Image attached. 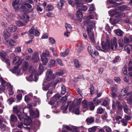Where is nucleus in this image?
Returning a JSON list of instances; mask_svg holds the SVG:
<instances>
[{"mask_svg": "<svg viewBox=\"0 0 132 132\" xmlns=\"http://www.w3.org/2000/svg\"><path fill=\"white\" fill-rule=\"evenodd\" d=\"M63 126L65 129H66L68 130H69L70 131H71L72 130V128H71L69 126H68L64 125H63Z\"/></svg>", "mask_w": 132, "mask_h": 132, "instance_id": "61", "label": "nucleus"}, {"mask_svg": "<svg viewBox=\"0 0 132 132\" xmlns=\"http://www.w3.org/2000/svg\"><path fill=\"white\" fill-rule=\"evenodd\" d=\"M73 112L75 114L78 115L79 114L80 112L79 107H76L75 109H73Z\"/></svg>", "mask_w": 132, "mask_h": 132, "instance_id": "37", "label": "nucleus"}, {"mask_svg": "<svg viewBox=\"0 0 132 132\" xmlns=\"http://www.w3.org/2000/svg\"><path fill=\"white\" fill-rule=\"evenodd\" d=\"M16 23L17 25L18 26H22L25 25L24 24L20 21H16Z\"/></svg>", "mask_w": 132, "mask_h": 132, "instance_id": "53", "label": "nucleus"}, {"mask_svg": "<svg viewBox=\"0 0 132 132\" xmlns=\"http://www.w3.org/2000/svg\"><path fill=\"white\" fill-rule=\"evenodd\" d=\"M85 18L88 20L92 19L94 18V15L93 14H88L85 16Z\"/></svg>", "mask_w": 132, "mask_h": 132, "instance_id": "42", "label": "nucleus"}, {"mask_svg": "<svg viewBox=\"0 0 132 132\" xmlns=\"http://www.w3.org/2000/svg\"><path fill=\"white\" fill-rule=\"evenodd\" d=\"M17 115L19 119L21 121L23 118V116L21 112L18 113Z\"/></svg>", "mask_w": 132, "mask_h": 132, "instance_id": "55", "label": "nucleus"}, {"mask_svg": "<svg viewBox=\"0 0 132 132\" xmlns=\"http://www.w3.org/2000/svg\"><path fill=\"white\" fill-rule=\"evenodd\" d=\"M127 65H125L123 68L122 69V71L123 73L125 75H126L127 74Z\"/></svg>", "mask_w": 132, "mask_h": 132, "instance_id": "60", "label": "nucleus"}, {"mask_svg": "<svg viewBox=\"0 0 132 132\" xmlns=\"http://www.w3.org/2000/svg\"><path fill=\"white\" fill-rule=\"evenodd\" d=\"M101 45L102 48L100 46H96V47L98 50H101L106 52L109 50H110L111 48L112 50L116 48L117 46V39L114 37L111 40L110 44L109 43L108 41H107L106 43L104 41H102Z\"/></svg>", "mask_w": 132, "mask_h": 132, "instance_id": "1", "label": "nucleus"}, {"mask_svg": "<svg viewBox=\"0 0 132 132\" xmlns=\"http://www.w3.org/2000/svg\"><path fill=\"white\" fill-rule=\"evenodd\" d=\"M0 81L2 85L1 88H0V93H1L2 90L3 92L6 93L9 90V88H11V86L9 84H8L1 77L0 78Z\"/></svg>", "mask_w": 132, "mask_h": 132, "instance_id": "5", "label": "nucleus"}, {"mask_svg": "<svg viewBox=\"0 0 132 132\" xmlns=\"http://www.w3.org/2000/svg\"><path fill=\"white\" fill-rule=\"evenodd\" d=\"M84 46V45L82 44L77 45V51L78 53H81L83 50Z\"/></svg>", "mask_w": 132, "mask_h": 132, "instance_id": "32", "label": "nucleus"}, {"mask_svg": "<svg viewBox=\"0 0 132 132\" xmlns=\"http://www.w3.org/2000/svg\"><path fill=\"white\" fill-rule=\"evenodd\" d=\"M45 81V80H44L43 82V86L42 87V89L43 90L45 91H46L49 89V88L51 87L52 86L53 87V82H51L50 83L48 84L45 85V84L46 82H45L44 83Z\"/></svg>", "mask_w": 132, "mask_h": 132, "instance_id": "18", "label": "nucleus"}, {"mask_svg": "<svg viewBox=\"0 0 132 132\" xmlns=\"http://www.w3.org/2000/svg\"><path fill=\"white\" fill-rule=\"evenodd\" d=\"M123 0H108L107 1L111 4H113V5H112V7H116L119 5H121L124 3L123 2H121L120 3H118L117 2V1L119 2Z\"/></svg>", "mask_w": 132, "mask_h": 132, "instance_id": "11", "label": "nucleus"}, {"mask_svg": "<svg viewBox=\"0 0 132 132\" xmlns=\"http://www.w3.org/2000/svg\"><path fill=\"white\" fill-rule=\"evenodd\" d=\"M129 67L128 68V70L129 71H132V61H130L129 64Z\"/></svg>", "mask_w": 132, "mask_h": 132, "instance_id": "64", "label": "nucleus"}, {"mask_svg": "<svg viewBox=\"0 0 132 132\" xmlns=\"http://www.w3.org/2000/svg\"><path fill=\"white\" fill-rule=\"evenodd\" d=\"M116 34L118 36H122L123 35V32L120 30L118 29L116 31Z\"/></svg>", "mask_w": 132, "mask_h": 132, "instance_id": "43", "label": "nucleus"}, {"mask_svg": "<svg viewBox=\"0 0 132 132\" xmlns=\"http://www.w3.org/2000/svg\"><path fill=\"white\" fill-rule=\"evenodd\" d=\"M47 9L48 11H51L53 9V7L51 5H48L47 6Z\"/></svg>", "mask_w": 132, "mask_h": 132, "instance_id": "54", "label": "nucleus"}, {"mask_svg": "<svg viewBox=\"0 0 132 132\" xmlns=\"http://www.w3.org/2000/svg\"><path fill=\"white\" fill-rule=\"evenodd\" d=\"M36 73V70H33L31 74L29 76L26 77L27 80L30 81H33L34 80V79L33 78V76L34 75V78H35L34 81H36L38 77H37Z\"/></svg>", "mask_w": 132, "mask_h": 132, "instance_id": "8", "label": "nucleus"}, {"mask_svg": "<svg viewBox=\"0 0 132 132\" xmlns=\"http://www.w3.org/2000/svg\"><path fill=\"white\" fill-rule=\"evenodd\" d=\"M104 111V109L101 107H99L97 110V113L100 114L102 113Z\"/></svg>", "mask_w": 132, "mask_h": 132, "instance_id": "45", "label": "nucleus"}, {"mask_svg": "<svg viewBox=\"0 0 132 132\" xmlns=\"http://www.w3.org/2000/svg\"><path fill=\"white\" fill-rule=\"evenodd\" d=\"M70 102H69L64 107L63 106H62L61 107V109L63 110V113H66L67 112V110L68 108V104L70 103Z\"/></svg>", "mask_w": 132, "mask_h": 132, "instance_id": "41", "label": "nucleus"}, {"mask_svg": "<svg viewBox=\"0 0 132 132\" xmlns=\"http://www.w3.org/2000/svg\"><path fill=\"white\" fill-rule=\"evenodd\" d=\"M129 88V86H127L126 88H123L121 90V95L119 96L118 97V98L120 100H122V99L121 98H122V96H124L125 95L126 93L128 92Z\"/></svg>", "mask_w": 132, "mask_h": 132, "instance_id": "14", "label": "nucleus"}, {"mask_svg": "<svg viewBox=\"0 0 132 132\" xmlns=\"http://www.w3.org/2000/svg\"><path fill=\"white\" fill-rule=\"evenodd\" d=\"M76 15H77L76 20L79 22H81L82 21L83 17L82 13L81 10H78L77 11Z\"/></svg>", "mask_w": 132, "mask_h": 132, "instance_id": "12", "label": "nucleus"}, {"mask_svg": "<svg viewBox=\"0 0 132 132\" xmlns=\"http://www.w3.org/2000/svg\"><path fill=\"white\" fill-rule=\"evenodd\" d=\"M0 56L2 58V60L7 64V67L9 68L10 65V62L9 59L6 57V54L4 51L0 52Z\"/></svg>", "mask_w": 132, "mask_h": 132, "instance_id": "7", "label": "nucleus"}, {"mask_svg": "<svg viewBox=\"0 0 132 132\" xmlns=\"http://www.w3.org/2000/svg\"><path fill=\"white\" fill-rule=\"evenodd\" d=\"M117 105L118 108V111H120L122 110L121 105L119 101H115L114 100H113L112 104V107L113 109H115Z\"/></svg>", "mask_w": 132, "mask_h": 132, "instance_id": "9", "label": "nucleus"}, {"mask_svg": "<svg viewBox=\"0 0 132 132\" xmlns=\"http://www.w3.org/2000/svg\"><path fill=\"white\" fill-rule=\"evenodd\" d=\"M17 127L19 128H23L24 129L28 131L29 130V127H24L23 126V124L22 123L19 122Z\"/></svg>", "mask_w": 132, "mask_h": 132, "instance_id": "29", "label": "nucleus"}, {"mask_svg": "<svg viewBox=\"0 0 132 132\" xmlns=\"http://www.w3.org/2000/svg\"><path fill=\"white\" fill-rule=\"evenodd\" d=\"M95 23L94 21L92 20L86 21L84 24L87 27V31L88 34L89 36L92 43L95 44V41L94 38V33L92 31L93 28L95 26Z\"/></svg>", "mask_w": 132, "mask_h": 132, "instance_id": "3", "label": "nucleus"}, {"mask_svg": "<svg viewBox=\"0 0 132 132\" xmlns=\"http://www.w3.org/2000/svg\"><path fill=\"white\" fill-rule=\"evenodd\" d=\"M89 103L87 101L85 100H84L82 102V105L84 108H87L88 107Z\"/></svg>", "mask_w": 132, "mask_h": 132, "instance_id": "35", "label": "nucleus"}, {"mask_svg": "<svg viewBox=\"0 0 132 132\" xmlns=\"http://www.w3.org/2000/svg\"><path fill=\"white\" fill-rule=\"evenodd\" d=\"M94 6L93 4H91L90 6V7L89 10V13H92V12L94 10Z\"/></svg>", "mask_w": 132, "mask_h": 132, "instance_id": "50", "label": "nucleus"}, {"mask_svg": "<svg viewBox=\"0 0 132 132\" xmlns=\"http://www.w3.org/2000/svg\"><path fill=\"white\" fill-rule=\"evenodd\" d=\"M61 97L60 95L58 93L55 94L53 96L50 102V104L51 105L53 104L55 102L59 99Z\"/></svg>", "mask_w": 132, "mask_h": 132, "instance_id": "16", "label": "nucleus"}, {"mask_svg": "<svg viewBox=\"0 0 132 132\" xmlns=\"http://www.w3.org/2000/svg\"><path fill=\"white\" fill-rule=\"evenodd\" d=\"M90 108V109L91 110H93L95 108V106L92 102L89 103L88 106Z\"/></svg>", "mask_w": 132, "mask_h": 132, "instance_id": "44", "label": "nucleus"}, {"mask_svg": "<svg viewBox=\"0 0 132 132\" xmlns=\"http://www.w3.org/2000/svg\"><path fill=\"white\" fill-rule=\"evenodd\" d=\"M21 18L25 22L27 23L29 19V17L28 15L27 14H24L21 17Z\"/></svg>", "mask_w": 132, "mask_h": 132, "instance_id": "36", "label": "nucleus"}, {"mask_svg": "<svg viewBox=\"0 0 132 132\" xmlns=\"http://www.w3.org/2000/svg\"><path fill=\"white\" fill-rule=\"evenodd\" d=\"M32 122L31 118L29 117H25L24 120V124L25 125H30Z\"/></svg>", "mask_w": 132, "mask_h": 132, "instance_id": "20", "label": "nucleus"}, {"mask_svg": "<svg viewBox=\"0 0 132 132\" xmlns=\"http://www.w3.org/2000/svg\"><path fill=\"white\" fill-rule=\"evenodd\" d=\"M64 3L63 0H60V2L57 3V7L59 9H61Z\"/></svg>", "mask_w": 132, "mask_h": 132, "instance_id": "38", "label": "nucleus"}, {"mask_svg": "<svg viewBox=\"0 0 132 132\" xmlns=\"http://www.w3.org/2000/svg\"><path fill=\"white\" fill-rule=\"evenodd\" d=\"M103 128L104 129L106 132H111L112 129L109 127L106 126H104Z\"/></svg>", "mask_w": 132, "mask_h": 132, "instance_id": "47", "label": "nucleus"}, {"mask_svg": "<svg viewBox=\"0 0 132 132\" xmlns=\"http://www.w3.org/2000/svg\"><path fill=\"white\" fill-rule=\"evenodd\" d=\"M96 129V127H93L89 129L88 131L89 132H95Z\"/></svg>", "mask_w": 132, "mask_h": 132, "instance_id": "62", "label": "nucleus"}, {"mask_svg": "<svg viewBox=\"0 0 132 132\" xmlns=\"http://www.w3.org/2000/svg\"><path fill=\"white\" fill-rule=\"evenodd\" d=\"M94 118L93 117H90L86 119V121L88 124H90L94 121Z\"/></svg>", "mask_w": 132, "mask_h": 132, "instance_id": "34", "label": "nucleus"}, {"mask_svg": "<svg viewBox=\"0 0 132 132\" xmlns=\"http://www.w3.org/2000/svg\"><path fill=\"white\" fill-rule=\"evenodd\" d=\"M118 43L119 47H122L123 46L124 43L123 40L122 39H120L119 40Z\"/></svg>", "mask_w": 132, "mask_h": 132, "instance_id": "48", "label": "nucleus"}, {"mask_svg": "<svg viewBox=\"0 0 132 132\" xmlns=\"http://www.w3.org/2000/svg\"><path fill=\"white\" fill-rule=\"evenodd\" d=\"M17 30L16 27L14 25H10L7 28V30L5 29L4 31V36L5 38H8L10 35V32H15Z\"/></svg>", "mask_w": 132, "mask_h": 132, "instance_id": "6", "label": "nucleus"}, {"mask_svg": "<svg viewBox=\"0 0 132 132\" xmlns=\"http://www.w3.org/2000/svg\"><path fill=\"white\" fill-rule=\"evenodd\" d=\"M14 102V100L13 98H9L7 101L8 103L10 104H11Z\"/></svg>", "mask_w": 132, "mask_h": 132, "instance_id": "59", "label": "nucleus"}, {"mask_svg": "<svg viewBox=\"0 0 132 132\" xmlns=\"http://www.w3.org/2000/svg\"><path fill=\"white\" fill-rule=\"evenodd\" d=\"M130 8L125 5H123L116 8L115 10L110 11L109 13L111 16L115 15V17H122L125 16V14L122 12L125 10H129Z\"/></svg>", "mask_w": 132, "mask_h": 132, "instance_id": "2", "label": "nucleus"}, {"mask_svg": "<svg viewBox=\"0 0 132 132\" xmlns=\"http://www.w3.org/2000/svg\"><path fill=\"white\" fill-rule=\"evenodd\" d=\"M69 50L68 49H66L65 51L60 53V56L63 57H64L67 55L69 54Z\"/></svg>", "mask_w": 132, "mask_h": 132, "instance_id": "31", "label": "nucleus"}, {"mask_svg": "<svg viewBox=\"0 0 132 132\" xmlns=\"http://www.w3.org/2000/svg\"><path fill=\"white\" fill-rule=\"evenodd\" d=\"M20 63V64H18L17 66H15L12 71V72L16 75H19L20 73V69L19 67L21 64V63Z\"/></svg>", "mask_w": 132, "mask_h": 132, "instance_id": "13", "label": "nucleus"}, {"mask_svg": "<svg viewBox=\"0 0 132 132\" xmlns=\"http://www.w3.org/2000/svg\"><path fill=\"white\" fill-rule=\"evenodd\" d=\"M75 65V67L77 68H78L80 66V64L79 63L78 60L77 59L74 60Z\"/></svg>", "mask_w": 132, "mask_h": 132, "instance_id": "52", "label": "nucleus"}, {"mask_svg": "<svg viewBox=\"0 0 132 132\" xmlns=\"http://www.w3.org/2000/svg\"><path fill=\"white\" fill-rule=\"evenodd\" d=\"M63 74V71L61 70H58V72L56 73V75L59 76H61Z\"/></svg>", "mask_w": 132, "mask_h": 132, "instance_id": "58", "label": "nucleus"}, {"mask_svg": "<svg viewBox=\"0 0 132 132\" xmlns=\"http://www.w3.org/2000/svg\"><path fill=\"white\" fill-rule=\"evenodd\" d=\"M40 59L43 65H46L47 64L48 61L47 58L45 57L40 56Z\"/></svg>", "mask_w": 132, "mask_h": 132, "instance_id": "23", "label": "nucleus"}, {"mask_svg": "<svg viewBox=\"0 0 132 132\" xmlns=\"http://www.w3.org/2000/svg\"><path fill=\"white\" fill-rule=\"evenodd\" d=\"M56 64L55 60L53 59H51L48 63V67L49 68H53L55 66Z\"/></svg>", "mask_w": 132, "mask_h": 132, "instance_id": "22", "label": "nucleus"}, {"mask_svg": "<svg viewBox=\"0 0 132 132\" xmlns=\"http://www.w3.org/2000/svg\"><path fill=\"white\" fill-rule=\"evenodd\" d=\"M17 118L16 116L13 114H11L10 118V121L16 122L17 121Z\"/></svg>", "mask_w": 132, "mask_h": 132, "instance_id": "39", "label": "nucleus"}, {"mask_svg": "<svg viewBox=\"0 0 132 132\" xmlns=\"http://www.w3.org/2000/svg\"><path fill=\"white\" fill-rule=\"evenodd\" d=\"M29 113L31 116L34 118L37 117L39 116V111L37 109L35 110V112L32 110H30Z\"/></svg>", "mask_w": 132, "mask_h": 132, "instance_id": "17", "label": "nucleus"}, {"mask_svg": "<svg viewBox=\"0 0 132 132\" xmlns=\"http://www.w3.org/2000/svg\"><path fill=\"white\" fill-rule=\"evenodd\" d=\"M75 4L77 7H81V9L84 11H86L87 9V7L83 5L81 2L79 3L77 1L76 2Z\"/></svg>", "mask_w": 132, "mask_h": 132, "instance_id": "19", "label": "nucleus"}, {"mask_svg": "<svg viewBox=\"0 0 132 132\" xmlns=\"http://www.w3.org/2000/svg\"><path fill=\"white\" fill-rule=\"evenodd\" d=\"M62 80L61 78H58L55 80V81L54 82H53V87H55L56 85L59 82H61Z\"/></svg>", "mask_w": 132, "mask_h": 132, "instance_id": "40", "label": "nucleus"}, {"mask_svg": "<svg viewBox=\"0 0 132 132\" xmlns=\"http://www.w3.org/2000/svg\"><path fill=\"white\" fill-rule=\"evenodd\" d=\"M15 43V42L14 40H8L6 41V44L9 47H12L14 45L13 44Z\"/></svg>", "mask_w": 132, "mask_h": 132, "instance_id": "28", "label": "nucleus"}, {"mask_svg": "<svg viewBox=\"0 0 132 132\" xmlns=\"http://www.w3.org/2000/svg\"><path fill=\"white\" fill-rule=\"evenodd\" d=\"M50 56L49 52L46 50L43 51L42 54L40 55V56L43 57H49Z\"/></svg>", "mask_w": 132, "mask_h": 132, "instance_id": "33", "label": "nucleus"}, {"mask_svg": "<svg viewBox=\"0 0 132 132\" xmlns=\"http://www.w3.org/2000/svg\"><path fill=\"white\" fill-rule=\"evenodd\" d=\"M25 5L27 6L29 8H30L32 7V6L28 3H22L21 6V10H22L21 11L23 12L25 10Z\"/></svg>", "mask_w": 132, "mask_h": 132, "instance_id": "21", "label": "nucleus"}, {"mask_svg": "<svg viewBox=\"0 0 132 132\" xmlns=\"http://www.w3.org/2000/svg\"><path fill=\"white\" fill-rule=\"evenodd\" d=\"M19 0H15L12 2V5L15 11H18L20 10V11H21V10H22L21 9V7H20V8H19ZM21 6V5H20Z\"/></svg>", "mask_w": 132, "mask_h": 132, "instance_id": "10", "label": "nucleus"}, {"mask_svg": "<svg viewBox=\"0 0 132 132\" xmlns=\"http://www.w3.org/2000/svg\"><path fill=\"white\" fill-rule=\"evenodd\" d=\"M127 97H129L127 99V102L130 104H132V92L128 93L127 94Z\"/></svg>", "mask_w": 132, "mask_h": 132, "instance_id": "25", "label": "nucleus"}, {"mask_svg": "<svg viewBox=\"0 0 132 132\" xmlns=\"http://www.w3.org/2000/svg\"><path fill=\"white\" fill-rule=\"evenodd\" d=\"M56 61L58 64L61 66L64 65L63 63L62 62V61L61 59L59 58H57L56 59Z\"/></svg>", "mask_w": 132, "mask_h": 132, "instance_id": "49", "label": "nucleus"}, {"mask_svg": "<svg viewBox=\"0 0 132 132\" xmlns=\"http://www.w3.org/2000/svg\"><path fill=\"white\" fill-rule=\"evenodd\" d=\"M117 90V87L116 86H114L112 88L111 91L113 93L116 92Z\"/></svg>", "mask_w": 132, "mask_h": 132, "instance_id": "63", "label": "nucleus"}, {"mask_svg": "<svg viewBox=\"0 0 132 132\" xmlns=\"http://www.w3.org/2000/svg\"><path fill=\"white\" fill-rule=\"evenodd\" d=\"M32 61L35 62H37L39 60V58L38 53L36 52H34L31 58Z\"/></svg>", "mask_w": 132, "mask_h": 132, "instance_id": "15", "label": "nucleus"}, {"mask_svg": "<svg viewBox=\"0 0 132 132\" xmlns=\"http://www.w3.org/2000/svg\"><path fill=\"white\" fill-rule=\"evenodd\" d=\"M65 27L67 31H69L71 30V27L70 24L66 23L65 24Z\"/></svg>", "mask_w": 132, "mask_h": 132, "instance_id": "51", "label": "nucleus"}, {"mask_svg": "<svg viewBox=\"0 0 132 132\" xmlns=\"http://www.w3.org/2000/svg\"><path fill=\"white\" fill-rule=\"evenodd\" d=\"M44 68L42 64H40L39 67L38 73L37 75H41L44 72Z\"/></svg>", "mask_w": 132, "mask_h": 132, "instance_id": "27", "label": "nucleus"}, {"mask_svg": "<svg viewBox=\"0 0 132 132\" xmlns=\"http://www.w3.org/2000/svg\"><path fill=\"white\" fill-rule=\"evenodd\" d=\"M66 92V91L64 86H62L61 88V94L63 95L65 94Z\"/></svg>", "mask_w": 132, "mask_h": 132, "instance_id": "57", "label": "nucleus"}, {"mask_svg": "<svg viewBox=\"0 0 132 132\" xmlns=\"http://www.w3.org/2000/svg\"><path fill=\"white\" fill-rule=\"evenodd\" d=\"M13 111L15 113L18 114V113H20L19 110L17 106H14L13 108Z\"/></svg>", "mask_w": 132, "mask_h": 132, "instance_id": "46", "label": "nucleus"}, {"mask_svg": "<svg viewBox=\"0 0 132 132\" xmlns=\"http://www.w3.org/2000/svg\"><path fill=\"white\" fill-rule=\"evenodd\" d=\"M56 77V75L53 73V71L51 69H48L46 72L45 76V82L51 81L53 82V80Z\"/></svg>", "mask_w": 132, "mask_h": 132, "instance_id": "4", "label": "nucleus"}, {"mask_svg": "<svg viewBox=\"0 0 132 132\" xmlns=\"http://www.w3.org/2000/svg\"><path fill=\"white\" fill-rule=\"evenodd\" d=\"M29 63L26 61L24 62L22 65L23 69L24 70H26L29 68Z\"/></svg>", "mask_w": 132, "mask_h": 132, "instance_id": "30", "label": "nucleus"}, {"mask_svg": "<svg viewBox=\"0 0 132 132\" xmlns=\"http://www.w3.org/2000/svg\"><path fill=\"white\" fill-rule=\"evenodd\" d=\"M34 26H32L30 29L29 31V37L31 39H32L34 37Z\"/></svg>", "mask_w": 132, "mask_h": 132, "instance_id": "26", "label": "nucleus"}, {"mask_svg": "<svg viewBox=\"0 0 132 132\" xmlns=\"http://www.w3.org/2000/svg\"><path fill=\"white\" fill-rule=\"evenodd\" d=\"M55 87H53L52 86L51 87V88L48 90L47 93V96L49 94H52L53 93V89Z\"/></svg>", "mask_w": 132, "mask_h": 132, "instance_id": "56", "label": "nucleus"}, {"mask_svg": "<svg viewBox=\"0 0 132 132\" xmlns=\"http://www.w3.org/2000/svg\"><path fill=\"white\" fill-rule=\"evenodd\" d=\"M13 62L14 64H16L18 63V64H20V63H21L20 57L18 56H16L14 58Z\"/></svg>", "mask_w": 132, "mask_h": 132, "instance_id": "24", "label": "nucleus"}]
</instances>
